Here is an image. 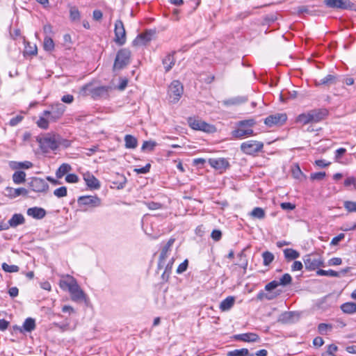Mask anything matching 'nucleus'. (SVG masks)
I'll return each instance as SVG.
<instances>
[{
	"label": "nucleus",
	"mask_w": 356,
	"mask_h": 356,
	"mask_svg": "<svg viewBox=\"0 0 356 356\" xmlns=\"http://www.w3.org/2000/svg\"><path fill=\"white\" fill-rule=\"evenodd\" d=\"M60 286L62 289H68L73 301L78 302L86 299V294L79 286L76 280L72 276L67 275V280H60Z\"/></svg>",
	"instance_id": "1"
},
{
	"label": "nucleus",
	"mask_w": 356,
	"mask_h": 356,
	"mask_svg": "<svg viewBox=\"0 0 356 356\" xmlns=\"http://www.w3.org/2000/svg\"><path fill=\"white\" fill-rule=\"evenodd\" d=\"M263 264L264 266H268L274 260V255L269 251H265L262 253Z\"/></svg>",
	"instance_id": "42"
},
{
	"label": "nucleus",
	"mask_w": 356,
	"mask_h": 356,
	"mask_svg": "<svg viewBox=\"0 0 356 356\" xmlns=\"http://www.w3.org/2000/svg\"><path fill=\"white\" fill-rule=\"evenodd\" d=\"M114 32L115 42L119 45H123L126 42V31L122 20L115 22Z\"/></svg>",
	"instance_id": "11"
},
{
	"label": "nucleus",
	"mask_w": 356,
	"mask_h": 356,
	"mask_svg": "<svg viewBox=\"0 0 356 356\" xmlns=\"http://www.w3.org/2000/svg\"><path fill=\"white\" fill-rule=\"evenodd\" d=\"M150 168H151V164L147 163L143 168H135L134 172H136L137 174H146L149 172Z\"/></svg>",
	"instance_id": "58"
},
{
	"label": "nucleus",
	"mask_w": 356,
	"mask_h": 356,
	"mask_svg": "<svg viewBox=\"0 0 356 356\" xmlns=\"http://www.w3.org/2000/svg\"><path fill=\"white\" fill-rule=\"evenodd\" d=\"M254 135L252 129H245L241 127H238L236 129L232 131V136L234 138L241 139L247 136Z\"/></svg>",
	"instance_id": "21"
},
{
	"label": "nucleus",
	"mask_w": 356,
	"mask_h": 356,
	"mask_svg": "<svg viewBox=\"0 0 356 356\" xmlns=\"http://www.w3.org/2000/svg\"><path fill=\"white\" fill-rule=\"evenodd\" d=\"M31 189L36 193H47L49 190L48 183L40 177H33L29 182Z\"/></svg>",
	"instance_id": "9"
},
{
	"label": "nucleus",
	"mask_w": 356,
	"mask_h": 356,
	"mask_svg": "<svg viewBox=\"0 0 356 356\" xmlns=\"http://www.w3.org/2000/svg\"><path fill=\"white\" fill-rule=\"evenodd\" d=\"M249 350L247 348L236 349L228 352L227 356H247Z\"/></svg>",
	"instance_id": "45"
},
{
	"label": "nucleus",
	"mask_w": 356,
	"mask_h": 356,
	"mask_svg": "<svg viewBox=\"0 0 356 356\" xmlns=\"http://www.w3.org/2000/svg\"><path fill=\"white\" fill-rule=\"evenodd\" d=\"M109 87L108 86H99L93 88L91 90V95L93 98L104 97L108 96Z\"/></svg>",
	"instance_id": "25"
},
{
	"label": "nucleus",
	"mask_w": 356,
	"mask_h": 356,
	"mask_svg": "<svg viewBox=\"0 0 356 356\" xmlns=\"http://www.w3.org/2000/svg\"><path fill=\"white\" fill-rule=\"evenodd\" d=\"M312 123H317L324 120L328 115V111L325 108H317L309 111Z\"/></svg>",
	"instance_id": "18"
},
{
	"label": "nucleus",
	"mask_w": 356,
	"mask_h": 356,
	"mask_svg": "<svg viewBox=\"0 0 356 356\" xmlns=\"http://www.w3.org/2000/svg\"><path fill=\"white\" fill-rule=\"evenodd\" d=\"M184 88L180 81H173L168 87V95L172 103L179 101L183 94Z\"/></svg>",
	"instance_id": "6"
},
{
	"label": "nucleus",
	"mask_w": 356,
	"mask_h": 356,
	"mask_svg": "<svg viewBox=\"0 0 356 356\" xmlns=\"http://www.w3.org/2000/svg\"><path fill=\"white\" fill-rule=\"evenodd\" d=\"M67 188L65 186H61L58 188H56L54 191V195L59 198L67 196Z\"/></svg>",
	"instance_id": "53"
},
{
	"label": "nucleus",
	"mask_w": 356,
	"mask_h": 356,
	"mask_svg": "<svg viewBox=\"0 0 356 356\" xmlns=\"http://www.w3.org/2000/svg\"><path fill=\"white\" fill-rule=\"evenodd\" d=\"M43 47H44V49L47 51H51L52 50H54V42L50 37L47 35L44 38V42H43Z\"/></svg>",
	"instance_id": "43"
},
{
	"label": "nucleus",
	"mask_w": 356,
	"mask_h": 356,
	"mask_svg": "<svg viewBox=\"0 0 356 356\" xmlns=\"http://www.w3.org/2000/svg\"><path fill=\"white\" fill-rule=\"evenodd\" d=\"M2 269L7 273H16L19 270V268L16 265H8L6 263H3L1 265Z\"/></svg>",
	"instance_id": "49"
},
{
	"label": "nucleus",
	"mask_w": 356,
	"mask_h": 356,
	"mask_svg": "<svg viewBox=\"0 0 356 356\" xmlns=\"http://www.w3.org/2000/svg\"><path fill=\"white\" fill-rule=\"evenodd\" d=\"M244 251L245 250H242L240 253L238 254V257L239 258V263L238 265L243 269H246L248 266V260L246 259V255L244 253Z\"/></svg>",
	"instance_id": "47"
},
{
	"label": "nucleus",
	"mask_w": 356,
	"mask_h": 356,
	"mask_svg": "<svg viewBox=\"0 0 356 356\" xmlns=\"http://www.w3.org/2000/svg\"><path fill=\"white\" fill-rule=\"evenodd\" d=\"M175 241V239L170 238L166 244L163 247L159 258L158 267L162 268L165 265V260L168 257V254Z\"/></svg>",
	"instance_id": "16"
},
{
	"label": "nucleus",
	"mask_w": 356,
	"mask_h": 356,
	"mask_svg": "<svg viewBox=\"0 0 356 356\" xmlns=\"http://www.w3.org/2000/svg\"><path fill=\"white\" fill-rule=\"evenodd\" d=\"M188 266V259H185L181 264H180L177 268V273L181 274L187 270Z\"/></svg>",
	"instance_id": "56"
},
{
	"label": "nucleus",
	"mask_w": 356,
	"mask_h": 356,
	"mask_svg": "<svg viewBox=\"0 0 356 356\" xmlns=\"http://www.w3.org/2000/svg\"><path fill=\"white\" fill-rule=\"evenodd\" d=\"M316 274L320 276H327V277H340V273H338L337 271L333 270H323V269H318L316 271Z\"/></svg>",
	"instance_id": "41"
},
{
	"label": "nucleus",
	"mask_w": 356,
	"mask_h": 356,
	"mask_svg": "<svg viewBox=\"0 0 356 356\" xmlns=\"http://www.w3.org/2000/svg\"><path fill=\"white\" fill-rule=\"evenodd\" d=\"M286 120L287 116L286 113H275L268 116L264 120V123L269 127H272L275 125L281 126L286 121Z\"/></svg>",
	"instance_id": "12"
},
{
	"label": "nucleus",
	"mask_w": 356,
	"mask_h": 356,
	"mask_svg": "<svg viewBox=\"0 0 356 356\" xmlns=\"http://www.w3.org/2000/svg\"><path fill=\"white\" fill-rule=\"evenodd\" d=\"M175 54V51L168 54L162 60V63L166 72H169L175 63V58L174 56Z\"/></svg>",
	"instance_id": "23"
},
{
	"label": "nucleus",
	"mask_w": 356,
	"mask_h": 356,
	"mask_svg": "<svg viewBox=\"0 0 356 356\" xmlns=\"http://www.w3.org/2000/svg\"><path fill=\"white\" fill-rule=\"evenodd\" d=\"M246 101L247 98L245 97H236L224 101V104L227 106L238 105Z\"/></svg>",
	"instance_id": "38"
},
{
	"label": "nucleus",
	"mask_w": 356,
	"mask_h": 356,
	"mask_svg": "<svg viewBox=\"0 0 356 356\" xmlns=\"http://www.w3.org/2000/svg\"><path fill=\"white\" fill-rule=\"evenodd\" d=\"M293 313L292 312H284L278 317L277 322L284 324L289 323L292 321Z\"/></svg>",
	"instance_id": "35"
},
{
	"label": "nucleus",
	"mask_w": 356,
	"mask_h": 356,
	"mask_svg": "<svg viewBox=\"0 0 356 356\" xmlns=\"http://www.w3.org/2000/svg\"><path fill=\"white\" fill-rule=\"evenodd\" d=\"M70 17L72 21L79 20L80 13L76 6H72L70 9Z\"/></svg>",
	"instance_id": "51"
},
{
	"label": "nucleus",
	"mask_w": 356,
	"mask_h": 356,
	"mask_svg": "<svg viewBox=\"0 0 356 356\" xmlns=\"http://www.w3.org/2000/svg\"><path fill=\"white\" fill-rule=\"evenodd\" d=\"M125 147L127 149H134L138 145V140L132 135L127 134L124 136Z\"/></svg>",
	"instance_id": "30"
},
{
	"label": "nucleus",
	"mask_w": 356,
	"mask_h": 356,
	"mask_svg": "<svg viewBox=\"0 0 356 356\" xmlns=\"http://www.w3.org/2000/svg\"><path fill=\"white\" fill-rule=\"evenodd\" d=\"M333 325L330 323H321L318 325V332L321 335H326L332 332Z\"/></svg>",
	"instance_id": "36"
},
{
	"label": "nucleus",
	"mask_w": 356,
	"mask_h": 356,
	"mask_svg": "<svg viewBox=\"0 0 356 356\" xmlns=\"http://www.w3.org/2000/svg\"><path fill=\"white\" fill-rule=\"evenodd\" d=\"M264 147V143L257 140H250L241 145V150L245 154L253 155L261 152Z\"/></svg>",
	"instance_id": "5"
},
{
	"label": "nucleus",
	"mask_w": 356,
	"mask_h": 356,
	"mask_svg": "<svg viewBox=\"0 0 356 356\" xmlns=\"http://www.w3.org/2000/svg\"><path fill=\"white\" fill-rule=\"evenodd\" d=\"M83 179L90 190H97L100 188L99 181L90 172L85 173L83 175Z\"/></svg>",
	"instance_id": "19"
},
{
	"label": "nucleus",
	"mask_w": 356,
	"mask_h": 356,
	"mask_svg": "<svg viewBox=\"0 0 356 356\" xmlns=\"http://www.w3.org/2000/svg\"><path fill=\"white\" fill-rule=\"evenodd\" d=\"M155 31L147 30L143 33L139 34L132 42L134 46H142L151 41Z\"/></svg>",
	"instance_id": "15"
},
{
	"label": "nucleus",
	"mask_w": 356,
	"mask_h": 356,
	"mask_svg": "<svg viewBox=\"0 0 356 356\" xmlns=\"http://www.w3.org/2000/svg\"><path fill=\"white\" fill-rule=\"evenodd\" d=\"M51 122L48 118L44 116L40 117L39 120L37 122V124L40 128L47 129L49 127V122Z\"/></svg>",
	"instance_id": "50"
},
{
	"label": "nucleus",
	"mask_w": 356,
	"mask_h": 356,
	"mask_svg": "<svg viewBox=\"0 0 356 356\" xmlns=\"http://www.w3.org/2000/svg\"><path fill=\"white\" fill-rule=\"evenodd\" d=\"M65 110L66 106L64 104L57 102L50 105L49 109L44 111L42 115L51 122H56L62 118Z\"/></svg>",
	"instance_id": "3"
},
{
	"label": "nucleus",
	"mask_w": 356,
	"mask_h": 356,
	"mask_svg": "<svg viewBox=\"0 0 356 356\" xmlns=\"http://www.w3.org/2000/svg\"><path fill=\"white\" fill-rule=\"evenodd\" d=\"M292 282V277L289 273L284 274L278 281L273 280L265 286V290L270 291L276 289L278 286H286Z\"/></svg>",
	"instance_id": "10"
},
{
	"label": "nucleus",
	"mask_w": 356,
	"mask_h": 356,
	"mask_svg": "<svg viewBox=\"0 0 356 356\" xmlns=\"http://www.w3.org/2000/svg\"><path fill=\"white\" fill-rule=\"evenodd\" d=\"M27 215L35 219H42L46 215V211L40 207H32L27 210Z\"/></svg>",
	"instance_id": "24"
},
{
	"label": "nucleus",
	"mask_w": 356,
	"mask_h": 356,
	"mask_svg": "<svg viewBox=\"0 0 356 356\" xmlns=\"http://www.w3.org/2000/svg\"><path fill=\"white\" fill-rule=\"evenodd\" d=\"M343 207L350 213L356 212V202L345 201Z\"/></svg>",
	"instance_id": "52"
},
{
	"label": "nucleus",
	"mask_w": 356,
	"mask_h": 356,
	"mask_svg": "<svg viewBox=\"0 0 356 356\" xmlns=\"http://www.w3.org/2000/svg\"><path fill=\"white\" fill-rule=\"evenodd\" d=\"M323 2L327 8L332 9H351L353 5L349 0H324Z\"/></svg>",
	"instance_id": "13"
},
{
	"label": "nucleus",
	"mask_w": 356,
	"mask_h": 356,
	"mask_svg": "<svg viewBox=\"0 0 356 356\" xmlns=\"http://www.w3.org/2000/svg\"><path fill=\"white\" fill-rule=\"evenodd\" d=\"M283 252L285 259L288 261L296 259L300 257V253L292 248L284 249Z\"/></svg>",
	"instance_id": "31"
},
{
	"label": "nucleus",
	"mask_w": 356,
	"mask_h": 356,
	"mask_svg": "<svg viewBox=\"0 0 356 356\" xmlns=\"http://www.w3.org/2000/svg\"><path fill=\"white\" fill-rule=\"evenodd\" d=\"M337 76L333 74H328L324 78L320 79L319 81H316V86H331L336 83Z\"/></svg>",
	"instance_id": "28"
},
{
	"label": "nucleus",
	"mask_w": 356,
	"mask_h": 356,
	"mask_svg": "<svg viewBox=\"0 0 356 356\" xmlns=\"http://www.w3.org/2000/svg\"><path fill=\"white\" fill-rule=\"evenodd\" d=\"M65 181L67 183H77L79 181V177L75 174H68L65 177Z\"/></svg>",
	"instance_id": "60"
},
{
	"label": "nucleus",
	"mask_w": 356,
	"mask_h": 356,
	"mask_svg": "<svg viewBox=\"0 0 356 356\" xmlns=\"http://www.w3.org/2000/svg\"><path fill=\"white\" fill-rule=\"evenodd\" d=\"M6 191L8 193L7 195L10 198H15L19 195L27 196L29 193L28 190L24 188H14L12 187H7Z\"/></svg>",
	"instance_id": "22"
},
{
	"label": "nucleus",
	"mask_w": 356,
	"mask_h": 356,
	"mask_svg": "<svg viewBox=\"0 0 356 356\" xmlns=\"http://www.w3.org/2000/svg\"><path fill=\"white\" fill-rule=\"evenodd\" d=\"M256 124V121L254 119H248L239 121L237 123L238 127H241L245 129H252Z\"/></svg>",
	"instance_id": "44"
},
{
	"label": "nucleus",
	"mask_w": 356,
	"mask_h": 356,
	"mask_svg": "<svg viewBox=\"0 0 356 356\" xmlns=\"http://www.w3.org/2000/svg\"><path fill=\"white\" fill-rule=\"evenodd\" d=\"M326 176L325 172H318L311 174L310 178L313 180H322Z\"/></svg>",
	"instance_id": "59"
},
{
	"label": "nucleus",
	"mask_w": 356,
	"mask_h": 356,
	"mask_svg": "<svg viewBox=\"0 0 356 356\" xmlns=\"http://www.w3.org/2000/svg\"><path fill=\"white\" fill-rule=\"evenodd\" d=\"M234 338L236 340L242 341L245 342H256L259 340V335L253 332L236 334L234 336Z\"/></svg>",
	"instance_id": "20"
},
{
	"label": "nucleus",
	"mask_w": 356,
	"mask_h": 356,
	"mask_svg": "<svg viewBox=\"0 0 356 356\" xmlns=\"http://www.w3.org/2000/svg\"><path fill=\"white\" fill-rule=\"evenodd\" d=\"M156 143L152 140H146L144 141L141 149L143 151H149L152 152L154 149V147L156 146Z\"/></svg>",
	"instance_id": "46"
},
{
	"label": "nucleus",
	"mask_w": 356,
	"mask_h": 356,
	"mask_svg": "<svg viewBox=\"0 0 356 356\" xmlns=\"http://www.w3.org/2000/svg\"><path fill=\"white\" fill-rule=\"evenodd\" d=\"M72 170V167L67 163H63L56 170V175L58 179L62 178L65 174Z\"/></svg>",
	"instance_id": "33"
},
{
	"label": "nucleus",
	"mask_w": 356,
	"mask_h": 356,
	"mask_svg": "<svg viewBox=\"0 0 356 356\" xmlns=\"http://www.w3.org/2000/svg\"><path fill=\"white\" fill-rule=\"evenodd\" d=\"M77 202L80 206H88L90 207H97L101 205V200L96 195L81 196L78 198Z\"/></svg>",
	"instance_id": "14"
},
{
	"label": "nucleus",
	"mask_w": 356,
	"mask_h": 356,
	"mask_svg": "<svg viewBox=\"0 0 356 356\" xmlns=\"http://www.w3.org/2000/svg\"><path fill=\"white\" fill-rule=\"evenodd\" d=\"M345 237V234H343V233H341L339 234V235H337V236L334 237L331 242H330V245H338V243L344 238Z\"/></svg>",
	"instance_id": "63"
},
{
	"label": "nucleus",
	"mask_w": 356,
	"mask_h": 356,
	"mask_svg": "<svg viewBox=\"0 0 356 356\" xmlns=\"http://www.w3.org/2000/svg\"><path fill=\"white\" fill-rule=\"evenodd\" d=\"M211 237L215 241H218L222 238V232L220 230L218 229H214L212 231Z\"/></svg>",
	"instance_id": "62"
},
{
	"label": "nucleus",
	"mask_w": 356,
	"mask_h": 356,
	"mask_svg": "<svg viewBox=\"0 0 356 356\" xmlns=\"http://www.w3.org/2000/svg\"><path fill=\"white\" fill-rule=\"evenodd\" d=\"M346 187H349L353 185L355 190L356 191V178L355 177H349L344 180L343 183Z\"/></svg>",
	"instance_id": "55"
},
{
	"label": "nucleus",
	"mask_w": 356,
	"mask_h": 356,
	"mask_svg": "<svg viewBox=\"0 0 356 356\" xmlns=\"http://www.w3.org/2000/svg\"><path fill=\"white\" fill-rule=\"evenodd\" d=\"M25 219L23 215L20 213L14 214L12 218L8 220L9 225L11 227H15L24 222Z\"/></svg>",
	"instance_id": "29"
},
{
	"label": "nucleus",
	"mask_w": 356,
	"mask_h": 356,
	"mask_svg": "<svg viewBox=\"0 0 356 356\" xmlns=\"http://www.w3.org/2000/svg\"><path fill=\"white\" fill-rule=\"evenodd\" d=\"M280 207L285 211H292L296 208V205L291 202H282L280 204Z\"/></svg>",
	"instance_id": "61"
},
{
	"label": "nucleus",
	"mask_w": 356,
	"mask_h": 356,
	"mask_svg": "<svg viewBox=\"0 0 356 356\" xmlns=\"http://www.w3.org/2000/svg\"><path fill=\"white\" fill-rule=\"evenodd\" d=\"M33 163L30 161H25L23 162L18 161H11L10 163V167L13 170H18V169H29L33 167Z\"/></svg>",
	"instance_id": "27"
},
{
	"label": "nucleus",
	"mask_w": 356,
	"mask_h": 356,
	"mask_svg": "<svg viewBox=\"0 0 356 356\" xmlns=\"http://www.w3.org/2000/svg\"><path fill=\"white\" fill-rule=\"evenodd\" d=\"M297 12L298 14L302 15V14H308V15H312L313 11L311 10L308 6H301L297 8Z\"/></svg>",
	"instance_id": "57"
},
{
	"label": "nucleus",
	"mask_w": 356,
	"mask_h": 356,
	"mask_svg": "<svg viewBox=\"0 0 356 356\" xmlns=\"http://www.w3.org/2000/svg\"><path fill=\"white\" fill-rule=\"evenodd\" d=\"M23 118H24V117L22 115H17V116L13 118L12 119H10V120L9 122V124L11 127H15L17 124H18L23 120Z\"/></svg>",
	"instance_id": "64"
},
{
	"label": "nucleus",
	"mask_w": 356,
	"mask_h": 356,
	"mask_svg": "<svg viewBox=\"0 0 356 356\" xmlns=\"http://www.w3.org/2000/svg\"><path fill=\"white\" fill-rule=\"evenodd\" d=\"M131 51L128 49H121L116 54L113 64V70H120L130 63Z\"/></svg>",
	"instance_id": "4"
},
{
	"label": "nucleus",
	"mask_w": 356,
	"mask_h": 356,
	"mask_svg": "<svg viewBox=\"0 0 356 356\" xmlns=\"http://www.w3.org/2000/svg\"><path fill=\"white\" fill-rule=\"evenodd\" d=\"M23 329L26 332H31L35 328V319L32 318H27L24 323H23Z\"/></svg>",
	"instance_id": "37"
},
{
	"label": "nucleus",
	"mask_w": 356,
	"mask_h": 356,
	"mask_svg": "<svg viewBox=\"0 0 356 356\" xmlns=\"http://www.w3.org/2000/svg\"><path fill=\"white\" fill-rule=\"evenodd\" d=\"M209 163L212 168L220 172L225 170L230 166L229 161L225 158L209 159Z\"/></svg>",
	"instance_id": "17"
},
{
	"label": "nucleus",
	"mask_w": 356,
	"mask_h": 356,
	"mask_svg": "<svg viewBox=\"0 0 356 356\" xmlns=\"http://www.w3.org/2000/svg\"><path fill=\"white\" fill-rule=\"evenodd\" d=\"M303 261L305 268L309 270H314L319 267L324 266L323 259L316 255L307 254L303 257Z\"/></svg>",
	"instance_id": "8"
},
{
	"label": "nucleus",
	"mask_w": 356,
	"mask_h": 356,
	"mask_svg": "<svg viewBox=\"0 0 356 356\" xmlns=\"http://www.w3.org/2000/svg\"><path fill=\"white\" fill-rule=\"evenodd\" d=\"M251 215L256 218L263 219L265 217V212L262 208L255 207L251 212Z\"/></svg>",
	"instance_id": "48"
},
{
	"label": "nucleus",
	"mask_w": 356,
	"mask_h": 356,
	"mask_svg": "<svg viewBox=\"0 0 356 356\" xmlns=\"http://www.w3.org/2000/svg\"><path fill=\"white\" fill-rule=\"evenodd\" d=\"M59 135L48 133L37 138V141L41 149L44 152L51 150H56L59 147Z\"/></svg>",
	"instance_id": "2"
},
{
	"label": "nucleus",
	"mask_w": 356,
	"mask_h": 356,
	"mask_svg": "<svg viewBox=\"0 0 356 356\" xmlns=\"http://www.w3.org/2000/svg\"><path fill=\"white\" fill-rule=\"evenodd\" d=\"M13 181L16 184H21L26 181V173L24 171H16L13 175Z\"/></svg>",
	"instance_id": "34"
},
{
	"label": "nucleus",
	"mask_w": 356,
	"mask_h": 356,
	"mask_svg": "<svg viewBox=\"0 0 356 356\" xmlns=\"http://www.w3.org/2000/svg\"><path fill=\"white\" fill-rule=\"evenodd\" d=\"M341 309L343 313L352 314L356 312V303L348 302L341 305Z\"/></svg>",
	"instance_id": "32"
},
{
	"label": "nucleus",
	"mask_w": 356,
	"mask_h": 356,
	"mask_svg": "<svg viewBox=\"0 0 356 356\" xmlns=\"http://www.w3.org/2000/svg\"><path fill=\"white\" fill-rule=\"evenodd\" d=\"M296 121V122L301 123L302 124H307L309 123H312L309 111L298 115Z\"/></svg>",
	"instance_id": "39"
},
{
	"label": "nucleus",
	"mask_w": 356,
	"mask_h": 356,
	"mask_svg": "<svg viewBox=\"0 0 356 356\" xmlns=\"http://www.w3.org/2000/svg\"><path fill=\"white\" fill-rule=\"evenodd\" d=\"M235 298L234 296H228L224 299L220 304V309L222 312L229 310L234 305Z\"/></svg>",
	"instance_id": "26"
},
{
	"label": "nucleus",
	"mask_w": 356,
	"mask_h": 356,
	"mask_svg": "<svg viewBox=\"0 0 356 356\" xmlns=\"http://www.w3.org/2000/svg\"><path fill=\"white\" fill-rule=\"evenodd\" d=\"M188 122L190 127L194 130L203 131L207 133H213L216 131L213 125L209 124L202 120L189 118Z\"/></svg>",
	"instance_id": "7"
},
{
	"label": "nucleus",
	"mask_w": 356,
	"mask_h": 356,
	"mask_svg": "<svg viewBox=\"0 0 356 356\" xmlns=\"http://www.w3.org/2000/svg\"><path fill=\"white\" fill-rule=\"evenodd\" d=\"M38 53L37 47L35 44L31 45L29 42L25 44V48L24 51V56H35Z\"/></svg>",
	"instance_id": "40"
},
{
	"label": "nucleus",
	"mask_w": 356,
	"mask_h": 356,
	"mask_svg": "<svg viewBox=\"0 0 356 356\" xmlns=\"http://www.w3.org/2000/svg\"><path fill=\"white\" fill-rule=\"evenodd\" d=\"M173 263H174V258H172L170 259V261L168 262V264L166 265V266L165 268V270H164L163 273L162 274L163 280L165 279V275H167V278H169L170 275L171 273V270L172 268Z\"/></svg>",
	"instance_id": "54"
}]
</instances>
